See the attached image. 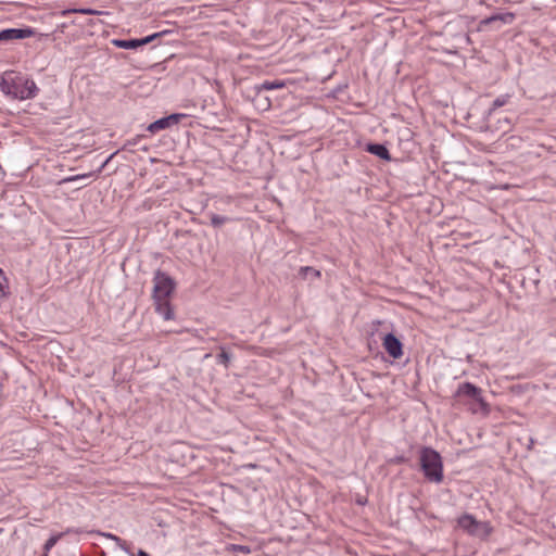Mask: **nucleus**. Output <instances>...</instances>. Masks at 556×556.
<instances>
[{
  "mask_svg": "<svg viewBox=\"0 0 556 556\" xmlns=\"http://www.w3.org/2000/svg\"><path fill=\"white\" fill-rule=\"evenodd\" d=\"M153 282L154 301L168 299L175 289L174 279L160 269L155 271Z\"/></svg>",
  "mask_w": 556,
  "mask_h": 556,
  "instance_id": "nucleus-4",
  "label": "nucleus"
},
{
  "mask_svg": "<svg viewBox=\"0 0 556 556\" xmlns=\"http://www.w3.org/2000/svg\"><path fill=\"white\" fill-rule=\"evenodd\" d=\"M356 503H357L358 505H362V506H363V505H365V504L367 503V497H366V496H361V495H358V496L356 497Z\"/></svg>",
  "mask_w": 556,
  "mask_h": 556,
  "instance_id": "nucleus-23",
  "label": "nucleus"
},
{
  "mask_svg": "<svg viewBox=\"0 0 556 556\" xmlns=\"http://www.w3.org/2000/svg\"><path fill=\"white\" fill-rule=\"evenodd\" d=\"M285 86H286V84L283 81L274 80V81H264L261 85L255 86V89H256L257 93L260 94L262 91L279 89V88H283Z\"/></svg>",
  "mask_w": 556,
  "mask_h": 556,
  "instance_id": "nucleus-14",
  "label": "nucleus"
},
{
  "mask_svg": "<svg viewBox=\"0 0 556 556\" xmlns=\"http://www.w3.org/2000/svg\"><path fill=\"white\" fill-rule=\"evenodd\" d=\"M116 153H117V152L112 153V154H111V155H110V156H109V157L103 162V164L101 165V167H100L99 172H101V170H102V168H103V167H104V166H105V165H106V164H108V163L113 159V156H114Z\"/></svg>",
  "mask_w": 556,
  "mask_h": 556,
  "instance_id": "nucleus-24",
  "label": "nucleus"
},
{
  "mask_svg": "<svg viewBox=\"0 0 556 556\" xmlns=\"http://www.w3.org/2000/svg\"><path fill=\"white\" fill-rule=\"evenodd\" d=\"M220 353L217 356L218 363L223 364L225 367H228L231 355L224 349L220 348Z\"/></svg>",
  "mask_w": 556,
  "mask_h": 556,
  "instance_id": "nucleus-19",
  "label": "nucleus"
},
{
  "mask_svg": "<svg viewBox=\"0 0 556 556\" xmlns=\"http://www.w3.org/2000/svg\"><path fill=\"white\" fill-rule=\"evenodd\" d=\"M8 279L3 273V270L0 268V301L5 299L8 296Z\"/></svg>",
  "mask_w": 556,
  "mask_h": 556,
  "instance_id": "nucleus-15",
  "label": "nucleus"
},
{
  "mask_svg": "<svg viewBox=\"0 0 556 556\" xmlns=\"http://www.w3.org/2000/svg\"><path fill=\"white\" fill-rule=\"evenodd\" d=\"M79 533L78 530H72L67 529L64 533H58L55 535H51L46 543L43 544V555L42 556H49L48 553L51 551V548L59 542V540L65 534V533Z\"/></svg>",
  "mask_w": 556,
  "mask_h": 556,
  "instance_id": "nucleus-13",
  "label": "nucleus"
},
{
  "mask_svg": "<svg viewBox=\"0 0 556 556\" xmlns=\"http://www.w3.org/2000/svg\"><path fill=\"white\" fill-rule=\"evenodd\" d=\"M509 98H510V96H509V94H502V96L497 97V98L493 101V103H492V105H491V108H490V113H491V112H493V111H495V110H497L498 108H502V106H504L505 104H507V103H508V101H509Z\"/></svg>",
  "mask_w": 556,
  "mask_h": 556,
  "instance_id": "nucleus-16",
  "label": "nucleus"
},
{
  "mask_svg": "<svg viewBox=\"0 0 556 556\" xmlns=\"http://www.w3.org/2000/svg\"><path fill=\"white\" fill-rule=\"evenodd\" d=\"M229 220H230V218L227 216H222V215H217V214H212V216H211V224L214 227H220L222 225H224L225 223H227Z\"/></svg>",
  "mask_w": 556,
  "mask_h": 556,
  "instance_id": "nucleus-18",
  "label": "nucleus"
},
{
  "mask_svg": "<svg viewBox=\"0 0 556 556\" xmlns=\"http://www.w3.org/2000/svg\"><path fill=\"white\" fill-rule=\"evenodd\" d=\"M34 35V30L29 27L25 28H7L0 30V41H12L16 39L29 38Z\"/></svg>",
  "mask_w": 556,
  "mask_h": 556,
  "instance_id": "nucleus-9",
  "label": "nucleus"
},
{
  "mask_svg": "<svg viewBox=\"0 0 556 556\" xmlns=\"http://www.w3.org/2000/svg\"><path fill=\"white\" fill-rule=\"evenodd\" d=\"M366 151L380 157L381 160H391V155L388 148L382 143H368L366 147Z\"/></svg>",
  "mask_w": 556,
  "mask_h": 556,
  "instance_id": "nucleus-10",
  "label": "nucleus"
},
{
  "mask_svg": "<svg viewBox=\"0 0 556 556\" xmlns=\"http://www.w3.org/2000/svg\"><path fill=\"white\" fill-rule=\"evenodd\" d=\"M515 20V14L511 12L498 13L491 15L481 21V25H489L495 22H502L504 24H511Z\"/></svg>",
  "mask_w": 556,
  "mask_h": 556,
  "instance_id": "nucleus-11",
  "label": "nucleus"
},
{
  "mask_svg": "<svg viewBox=\"0 0 556 556\" xmlns=\"http://www.w3.org/2000/svg\"><path fill=\"white\" fill-rule=\"evenodd\" d=\"M162 33H155L139 39H113L112 43L121 49L135 50L139 47L152 42L155 38L161 37Z\"/></svg>",
  "mask_w": 556,
  "mask_h": 556,
  "instance_id": "nucleus-5",
  "label": "nucleus"
},
{
  "mask_svg": "<svg viewBox=\"0 0 556 556\" xmlns=\"http://www.w3.org/2000/svg\"><path fill=\"white\" fill-rule=\"evenodd\" d=\"M382 345L387 353L393 358H400L403 355V344L393 333L384 336Z\"/></svg>",
  "mask_w": 556,
  "mask_h": 556,
  "instance_id": "nucleus-7",
  "label": "nucleus"
},
{
  "mask_svg": "<svg viewBox=\"0 0 556 556\" xmlns=\"http://www.w3.org/2000/svg\"><path fill=\"white\" fill-rule=\"evenodd\" d=\"M185 116H186L185 114H179V113L170 114L168 116L162 117V118L151 123L147 129H148V131L155 134L160 130L167 129L174 125H177Z\"/></svg>",
  "mask_w": 556,
  "mask_h": 556,
  "instance_id": "nucleus-6",
  "label": "nucleus"
},
{
  "mask_svg": "<svg viewBox=\"0 0 556 556\" xmlns=\"http://www.w3.org/2000/svg\"><path fill=\"white\" fill-rule=\"evenodd\" d=\"M300 274L307 278V277H312V278H318L320 277V271L313 268V267H309V266H305V267H301L300 268Z\"/></svg>",
  "mask_w": 556,
  "mask_h": 556,
  "instance_id": "nucleus-17",
  "label": "nucleus"
},
{
  "mask_svg": "<svg viewBox=\"0 0 556 556\" xmlns=\"http://www.w3.org/2000/svg\"><path fill=\"white\" fill-rule=\"evenodd\" d=\"M77 12H80L83 14H100L99 11L91 10V9H81V10H78Z\"/></svg>",
  "mask_w": 556,
  "mask_h": 556,
  "instance_id": "nucleus-22",
  "label": "nucleus"
},
{
  "mask_svg": "<svg viewBox=\"0 0 556 556\" xmlns=\"http://www.w3.org/2000/svg\"><path fill=\"white\" fill-rule=\"evenodd\" d=\"M481 393L480 388L470 382H464L458 386L455 395L458 397H469L480 404H484Z\"/></svg>",
  "mask_w": 556,
  "mask_h": 556,
  "instance_id": "nucleus-8",
  "label": "nucleus"
},
{
  "mask_svg": "<svg viewBox=\"0 0 556 556\" xmlns=\"http://www.w3.org/2000/svg\"><path fill=\"white\" fill-rule=\"evenodd\" d=\"M105 536H108L109 539H112L114 541H116L117 543H121L122 542V539L116 536L115 534H111V533H108L105 534Z\"/></svg>",
  "mask_w": 556,
  "mask_h": 556,
  "instance_id": "nucleus-25",
  "label": "nucleus"
},
{
  "mask_svg": "<svg viewBox=\"0 0 556 556\" xmlns=\"http://www.w3.org/2000/svg\"><path fill=\"white\" fill-rule=\"evenodd\" d=\"M89 176H90V174L76 175V176L64 178L59 184L63 185V184H67L70 181H74V180H78V179H84V178H87Z\"/></svg>",
  "mask_w": 556,
  "mask_h": 556,
  "instance_id": "nucleus-21",
  "label": "nucleus"
},
{
  "mask_svg": "<svg viewBox=\"0 0 556 556\" xmlns=\"http://www.w3.org/2000/svg\"><path fill=\"white\" fill-rule=\"evenodd\" d=\"M0 90L17 100L34 99L39 91L33 79L14 72H7L0 78Z\"/></svg>",
  "mask_w": 556,
  "mask_h": 556,
  "instance_id": "nucleus-1",
  "label": "nucleus"
},
{
  "mask_svg": "<svg viewBox=\"0 0 556 556\" xmlns=\"http://www.w3.org/2000/svg\"><path fill=\"white\" fill-rule=\"evenodd\" d=\"M155 303V309L156 312L165 319L169 320L174 317L173 309L170 307V304L168 302V299L166 300H159L154 301Z\"/></svg>",
  "mask_w": 556,
  "mask_h": 556,
  "instance_id": "nucleus-12",
  "label": "nucleus"
},
{
  "mask_svg": "<svg viewBox=\"0 0 556 556\" xmlns=\"http://www.w3.org/2000/svg\"><path fill=\"white\" fill-rule=\"evenodd\" d=\"M137 556H150L146 551L139 549Z\"/></svg>",
  "mask_w": 556,
  "mask_h": 556,
  "instance_id": "nucleus-26",
  "label": "nucleus"
},
{
  "mask_svg": "<svg viewBox=\"0 0 556 556\" xmlns=\"http://www.w3.org/2000/svg\"><path fill=\"white\" fill-rule=\"evenodd\" d=\"M420 467L430 483H440L443 479V464L441 455L431 447L420 451Z\"/></svg>",
  "mask_w": 556,
  "mask_h": 556,
  "instance_id": "nucleus-2",
  "label": "nucleus"
},
{
  "mask_svg": "<svg viewBox=\"0 0 556 556\" xmlns=\"http://www.w3.org/2000/svg\"><path fill=\"white\" fill-rule=\"evenodd\" d=\"M231 549L233 552H239V553H242V554H250L251 553V547L248 546V545L232 544L231 545Z\"/></svg>",
  "mask_w": 556,
  "mask_h": 556,
  "instance_id": "nucleus-20",
  "label": "nucleus"
},
{
  "mask_svg": "<svg viewBox=\"0 0 556 556\" xmlns=\"http://www.w3.org/2000/svg\"><path fill=\"white\" fill-rule=\"evenodd\" d=\"M459 528L468 534L484 539L492 532V527L486 521H478L472 515L464 514L457 519Z\"/></svg>",
  "mask_w": 556,
  "mask_h": 556,
  "instance_id": "nucleus-3",
  "label": "nucleus"
}]
</instances>
